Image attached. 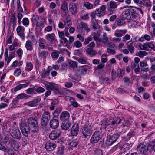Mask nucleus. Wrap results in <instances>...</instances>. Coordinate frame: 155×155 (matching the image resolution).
I'll list each match as a JSON object with an SVG mask.
<instances>
[{"label":"nucleus","instance_id":"35","mask_svg":"<svg viewBox=\"0 0 155 155\" xmlns=\"http://www.w3.org/2000/svg\"><path fill=\"white\" fill-rule=\"evenodd\" d=\"M41 118L49 120L50 118L49 113L48 111L44 112L42 114Z\"/></svg>","mask_w":155,"mask_h":155},{"label":"nucleus","instance_id":"18","mask_svg":"<svg viewBox=\"0 0 155 155\" xmlns=\"http://www.w3.org/2000/svg\"><path fill=\"white\" fill-rule=\"evenodd\" d=\"M92 35L93 36V38L95 41L98 42H100L101 41V39L100 38V34L97 31L92 33Z\"/></svg>","mask_w":155,"mask_h":155},{"label":"nucleus","instance_id":"32","mask_svg":"<svg viewBox=\"0 0 155 155\" xmlns=\"http://www.w3.org/2000/svg\"><path fill=\"white\" fill-rule=\"evenodd\" d=\"M147 47L155 51V43L154 41L147 42Z\"/></svg>","mask_w":155,"mask_h":155},{"label":"nucleus","instance_id":"36","mask_svg":"<svg viewBox=\"0 0 155 155\" xmlns=\"http://www.w3.org/2000/svg\"><path fill=\"white\" fill-rule=\"evenodd\" d=\"M121 119L119 117H117L114 118L111 122V124L114 125H117L120 123Z\"/></svg>","mask_w":155,"mask_h":155},{"label":"nucleus","instance_id":"64","mask_svg":"<svg viewBox=\"0 0 155 155\" xmlns=\"http://www.w3.org/2000/svg\"><path fill=\"white\" fill-rule=\"evenodd\" d=\"M10 21L13 23H16V18L15 14H13L10 18Z\"/></svg>","mask_w":155,"mask_h":155},{"label":"nucleus","instance_id":"29","mask_svg":"<svg viewBox=\"0 0 155 155\" xmlns=\"http://www.w3.org/2000/svg\"><path fill=\"white\" fill-rule=\"evenodd\" d=\"M64 24L65 28L68 29V27L70 26L71 25V20L67 18L64 20Z\"/></svg>","mask_w":155,"mask_h":155},{"label":"nucleus","instance_id":"55","mask_svg":"<svg viewBox=\"0 0 155 155\" xmlns=\"http://www.w3.org/2000/svg\"><path fill=\"white\" fill-rule=\"evenodd\" d=\"M29 37L31 40V42H33L34 45H35L37 43V41L35 39L34 35L30 34L29 35Z\"/></svg>","mask_w":155,"mask_h":155},{"label":"nucleus","instance_id":"41","mask_svg":"<svg viewBox=\"0 0 155 155\" xmlns=\"http://www.w3.org/2000/svg\"><path fill=\"white\" fill-rule=\"evenodd\" d=\"M60 52L57 50H54L51 54V57L53 58H57L59 56Z\"/></svg>","mask_w":155,"mask_h":155},{"label":"nucleus","instance_id":"5","mask_svg":"<svg viewBox=\"0 0 155 155\" xmlns=\"http://www.w3.org/2000/svg\"><path fill=\"white\" fill-rule=\"evenodd\" d=\"M45 87L48 90H53L57 89L58 85L53 82H47L44 84Z\"/></svg>","mask_w":155,"mask_h":155},{"label":"nucleus","instance_id":"30","mask_svg":"<svg viewBox=\"0 0 155 155\" xmlns=\"http://www.w3.org/2000/svg\"><path fill=\"white\" fill-rule=\"evenodd\" d=\"M89 14L88 13H81L80 15V18L83 20H88L89 19Z\"/></svg>","mask_w":155,"mask_h":155},{"label":"nucleus","instance_id":"40","mask_svg":"<svg viewBox=\"0 0 155 155\" xmlns=\"http://www.w3.org/2000/svg\"><path fill=\"white\" fill-rule=\"evenodd\" d=\"M147 53L146 52L143 51H141L137 53L136 54V55L138 56L140 58H143L144 56L147 55Z\"/></svg>","mask_w":155,"mask_h":155},{"label":"nucleus","instance_id":"1","mask_svg":"<svg viewBox=\"0 0 155 155\" xmlns=\"http://www.w3.org/2000/svg\"><path fill=\"white\" fill-rule=\"evenodd\" d=\"M2 130L5 132H10L12 136L15 138L20 139L21 137L19 130L14 127H2Z\"/></svg>","mask_w":155,"mask_h":155},{"label":"nucleus","instance_id":"31","mask_svg":"<svg viewBox=\"0 0 155 155\" xmlns=\"http://www.w3.org/2000/svg\"><path fill=\"white\" fill-rule=\"evenodd\" d=\"M3 132L5 134L0 135V139L4 143H6L8 140V137L5 135V134L7 132H5V130H3Z\"/></svg>","mask_w":155,"mask_h":155},{"label":"nucleus","instance_id":"24","mask_svg":"<svg viewBox=\"0 0 155 155\" xmlns=\"http://www.w3.org/2000/svg\"><path fill=\"white\" fill-rule=\"evenodd\" d=\"M79 131V128L78 127H72L71 134L72 136H77Z\"/></svg>","mask_w":155,"mask_h":155},{"label":"nucleus","instance_id":"26","mask_svg":"<svg viewBox=\"0 0 155 155\" xmlns=\"http://www.w3.org/2000/svg\"><path fill=\"white\" fill-rule=\"evenodd\" d=\"M35 87H34L29 88L26 90V93L31 97L33 94L35 93Z\"/></svg>","mask_w":155,"mask_h":155},{"label":"nucleus","instance_id":"43","mask_svg":"<svg viewBox=\"0 0 155 155\" xmlns=\"http://www.w3.org/2000/svg\"><path fill=\"white\" fill-rule=\"evenodd\" d=\"M12 145L14 150L17 151L18 150L19 146L17 142L13 141L12 143Z\"/></svg>","mask_w":155,"mask_h":155},{"label":"nucleus","instance_id":"33","mask_svg":"<svg viewBox=\"0 0 155 155\" xmlns=\"http://www.w3.org/2000/svg\"><path fill=\"white\" fill-rule=\"evenodd\" d=\"M30 96H28L24 93H21L18 95L16 97L17 99H26L29 97H30Z\"/></svg>","mask_w":155,"mask_h":155},{"label":"nucleus","instance_id":"25","mask_svg":"<svg viewBox=\"0 0 155 155\" xmlns=\"http://www.w3.org/2000/svg\"><path fill=\"white\" fill-rule=\"evenodd\" d=\"M59 136V133L53 132L50 134L49 137L51 139L53 140L58 138Z\"/></svg>","mask_w":155,"mask_h":155},{"label":"nucleus","instance_id":"13","mask_svg":"<svg viewBox=\"0 0 155 155\" xmlns=\"http://www.w3.org/2000/svg\"><path fill=\"white\" fill-rule=\"evenodd\" d=\"M125 19L123 17H119L117 18L115 23L118 26H122L125 24Z\"/></svg>","mask_w":155,"mask_h":155},{"label":"nucleus","instance_id":"62","mask_svg":"<svg viewBox=\"0 0 155 155\" xmlns=\"http://www.w3.org/2000/svg\"><path fill=\"white\" fill-rule=\"evenodd\" d=\"M25 30V28L23 26H19L16 29L17 33H19L20 32H23Z\"/></svg>","mask_w":155,"mask_h":155},{"label":"nucleus","instance_id":"42","mask_svg":"<svg viewBox=\"0 0 155 155\" xmlns=\"http://www.w3.org/2000/svg\"><path fill=\"white\" fill-rule=\"evenodd\" d=\"M139 47L141 50L148 51L149 49L147 47V42L143 43V44H140L139 45Z\"/></svg>","mask_w":155,"mask_h":155},{"label":"nucleus","instance_id":"52","mask_svg":"<svg viewBox=\"0 0 155 155\" xmlns=\"http://www.w3.org/2000/svg\"><path fill=\"white\" fill-rule=\"evenodd\" d=\"M17 4L18 10L21 12L23 13V10L22 7L20 5V0H17Z\"/></svg>","mask_w":155,"mask_h":155},{"label":"nucleus","instance_id":"14","mask_svg":"<svg viewBox=\"0 0 155 155\" xmlns=\"http://www.w3.org/2000/svg\"><path fill=\"white\" fill-rule=\"evenodd\" d=\"M27 122L28 126H37L38 125L37 120L34 118L30 117Z\"/></svg>","mask_w":155,"mask_h":155},{"label":"nucleus","instance_id":"63","mask_svg":"<svg viewBox=\"0 0 155 155\" xmlns=\"http://www.w3.org/2000/svg\"><path fill=\"white\" fill-rule=\"evenodd\" d=\"M22 23L23 25L27 26L29 24V21L27 18H24L22 20Z\"/></svg>","mask_w":155,"mask_h":155},{"label":"nucleus","instance_id":"27","mask_svg":"<svg viewBox=\"0 0 155 155\" xmlns=\"http://www.w3.org/2000/svg\"><path fill=\"white\" fill-rule=\"evenodd\" d=\"M59 122L58 119L53 118L50 122V126H58Z\"/></svg>","mask_w":155,"mask_h":155},{"label":"nucleus","instance_id":"47","mask_svg":"<svg viewBox=\"0 0 155 155\" xmlns=\"http://www.w3.org/2000/svg\"><path fill=\"white\" fill-rule=\"evenodd\" d=\"M84 5L88 9H91L93 8V5L88 2H84Z\"/></svg>","mask_w":155,"mask_h":155},{"label":"nucleus","instance_id":"45","mask_svg":"<svg viewBox=\"0 0 155 155\" xmlns=\"http://www.w3.org/2000/svg\"><path fill=\"white\" fill-rule=\"evenodd\" d=\"M96 15L99 17L103 16L104 15V12L103 11L100 10L99 9H97L96 10Z\"/></svg>","mask_w":155,"mask_h":155},{"label":"nucleus","instance_id":"60","mask_svg":"<svg viewBox=\"0 0 155 155\" xmlns=\"http://www.w3.org/2000/svg\"><path fill=\"white\" fill-rule=\"evenodd\" d=\"M103 151L100 149H96L94 151V155H103Z\"/></svg>","mask_w":155,"mask_h":155},{"label":"nucleus","instance_id":"56","mask_svg":"<svg viewBox=\"0 0 155 155\" xmlns=\"http://www.w3.org/2000/svg\"><path fill=\"white\" fill-rule=\"evenodd\" d=\"M64 147H58L57 148V154L59 155L60 154H62L64 152Z\"/></svg>","mask_w":155,"mask_h":155},{"label":"nucleus","instance_id":"61","mask_svg":"<svg viewBox=\"0 0 155 155\" xmlns=\"http://www.w3.org/2000/svg\"><path fill=\"white\" fill-rule=\"evenodd\" d=\"M23 17V15L22 13L18 12L17 15V18L18 19V22L19 24L21 23V20Z\"/></svg>","mask_w":155,"mask_h":155},{"label":"nucleus","instance_id":"49","mask_svg":"<svg viewBox=\"0 0 155 155\" xmlns=\"http://www.w3.org/2000/svg\"><path fill=\"white\" fill-rule=\"evenodd\" d=\"M78 140L77 139L74 140L69 143L70 145L72 147H75L78 144Z\"/></svg>","mask_w":155,"mask_h":155},{"label":"nucleus","instance_id":"6","mask_svg":"<svg viewBox=\"0 0 155 155\" xmlns=\"http://www.w3.org/2000/svg\"><path fill=\"white\" fill-rule=\"evenodd\" d=\"M69 9L72 14L75 15L77 12V7L76 4L73 2L70 3L69 5Z\"/></svg>","mask_w":155,"mask_h":155},{"label":"nucleus","instance_id":"53","mask_svg":"<svg viewBox=\"0 0 155 155\" xmlns=\"http://www.w3.org/2000/svg\"><path fill=\"white\" fill-rule=\"evenodd\" d=\"M39 19V17L37 15H32V18L31 19V21L32 22L34 23L35 22H36L38 21Z\"/></svg>","mask_w":155,"mask_h":155},{"label":"nucleus","instance_id":"22","mask_svg":"<svg viewBox=\"0 0 155 155\" xmlns=\"http://www.w3.org/2000/svg\"><path fill=\"white\" fill-rule=\"evenodd\" d=\"M48 53L46 51H43L39 53V57L43 60H45L46 57H47Z\"/></svg>","mask_w":155,"mask_h":155},{"label":"nucleus","instance_id":"54","mask_svg":"<svg viewBox=\"0 0 155 155\" xmlns=\"http://www.w3.org/2000/svg\"><path fill=\"white\" fill-rule=\"evenodd\" d=\"M21 71L19 68H17L14 71V74L15 76L17 77L21 74Z\"/></svg>","mask_w":155,"mask_h":155},{"label":"nucleus","instance_id":"51","mask_svg":"<svg viewBox=\"0 0 155 155\" xmlns=\"http://www.w3.org/2000/svg\"><path fill=\"white\" fill-rule=\"evenodd\" d=\"M101 62L105 63L107 61V55L105 54H102L101 57Z\"/></svg>","mask_w":155,"mask_h":155},{"label":"nucleus","instance_id":"34","mask_svg":"<svg viewBox=\"0 0 155 155\" xmlns=\"http://www.w3.org/2000/svg\"><path fill=\"white\" fill-rule=\"evenodd\" d=\"M61 8L63 12L66 13L68 11L67 2H64L61 6Z\"/></svg>","mask_w":155,"mask_h":155},{"label":"nucleus","instance_id":"7","mask_svg":"<svg viewBox=\"0 0 155 155\" xmlns=\"http://www.w3.org/2000/svg\"><path fill=\"white\" fill-rule=\"evenodd\" d=\"M82 133L84 138L89 136L91 133L90 127H84L82 129Z\"/></svg>","mask_w":155,"mask_h":155},{"label":"nucleus","instance_id":"50","mask_svg":"<svg viewBox=\"0 0 155 155\" xmlns=\"http://www.w3.org/2000/svg\"><path fill=\"white\" fill-rule=\"evenodd\" d=\"M61 111L59 109H56L54 112H53L52 114L54 118H57L58 119Z\"/></svg>","mask_w":155,"mask_h":155},{"label":"nucleus","instance_id":"44","mask_svg":"<svg viewBox=\"0 0 155 155\" xmlns=\"http://www.w3.org/2000/svg\"><path fill=\"white\" fill-rule=\"evenodd\" d=\"M148 147L149 150H153L155 152V144L154 142H151L148 144Z\"/></svg>","mask_w":155,"mask_h":155},{"label":"nucleus","instance_id":"57","mask_svg":"<svg viewBox=\"0 0 155 155\" xmlns=\"http://www.w3.org/2000/svg\"><path fill=\"white\" fill-rule=\"evenodd\" d=\"M73 45L74 47L78 48H80L82 46L81 43L79 41H74Z\"/></svg>","mask_w":155,"mask_h":155},{"label":"nucleus","instance_id":"9","mask_svg":"<svg viewBox=\"0 0 155 155\" xmlns=\"http://www.w3.org/2000/svg\"><path fill=\"white\" fill-rule=\"evenodd\" d=\"M30 82L29 81H27L25 82V83L20 84L16 87L13 88V90L15 92L17 91H18L20 90L23 88H25L27 87L29 84Z\"/></svg>","mask_w":155,"mask_h":155},{"label":"nucleus","instance_id":"15","mask_svg":"<svg viewBox=\"0 0 155 155\" xmlns=\"http://www.w3.org/2000/svg\"><path fill=\"white\" fill-rule=\"evenodd\" d=\"M33 42L30 40H28L26 41L25 46L27 50L32 51L33 49Z\"/></svg>","mask_w":155,"mask_h":155},{"label":"nucleus","instance_id":"17","mask_svg":"<svg viewBox=\"0 0 155 155\" xmlns=\"http://www.w3.org/2000/svg\"><path fill=\"white\" fill-rule=\"evenodd\" d=\"M41 100L40 98H37L33 100L32 101L29 102L27 104L29 106L33 107L36 105Z\"/></svg>","mask_w":155,"mask_h":155},{"label":"nucleus","instance_id":"19","mask_svg":"<svg viewBox=\"0 0 155 155\" xmlns=\"http://www.w3.org/2000/svg\"><path fill=\"white\" fill-rule=\"evenodd\" d=\"M20 129L22 134L25 136L27 137L29 133V129L28 127H21Z\"/></svg>","mask_w":155,"mask_h":155},{"label":"nucleus","instance_id":"3","mask_svg":"<svg viewBox=\"0 0 155 155\" xmlns=\"http://www.w3.org/2000/svg\"><path fill=\"white\" fill-rule=\"evenodd\" d=\"M101 128H100V130L96 131L93 134L90 140L91 143H97L102 138L103 134L101 131Z\"/></svg>","mask_w":155,"mask_h":155},{"label":"nucleus","instance_id":"10","mask_svg":"<svg viewBox=\"0 0 155 155\" xmlns=\"http://www.w3.org/2000/svg\"><path fill=\"white\" fill-rule=\"evenodd\" d=\"M110 48H107V52L109 54L114 55L116 54L115 50L116 49L115 45L114 44L108 45L107 46Z\"/></svg>","mask_w":155,"mask_h":155},{"label":"nucleus","instance_id":"11","mask_svg":"<svg viewBox=\"0 0 155 155\" xmlns=\"http://www.w3.org/2000/svg\"><path fill=\"white\" fill-rule=\"evenodd\" d=\"M56 147V145L54 143L49 142L46 143L45 145L46 149L49 151L53 150Z\"/></svg>","mask_w":155,"mask_h":155},{"label":"nucleus","instance_id":"2","mask_svg":"<svg viewBox=\"0 0 155 155\" xmlns=\"http://www.w3.org/2000/svg\"><path fill=\"white\" fill-rule=\"evenodd\" d=\"M120 133L114 134L113 135H107L105 141V143L107 146H110L113 144L117 140L119 136L120 135Z\"/></svg>","mask_w":155,"mask_h":155},{"label":"nucleus","instance_id":"37","mask_svg":"<svg viewBox=\"0 0 155 155\" xmlns=\"http://www.w3.org/2000/svg\"><path fill=\"white\" fill-rule=\"evenodd\" d=\"M58 101L57 100H54L52 101L51 103V105L49 107V108L51 110H53L55 109V105L58 104Z\"/></svg>","mask_w":155,"mask_h":155},{"label":"nucleus","instance_id":"38","mask_svg":"<svg viewBox=\"0 0 155 155\" xmlns=\"http://www.w3.org/2000/svg\"><path fill=\"white\" fill-rule=\"evenodd\" d=\"M127 48L131 54H133L134 52V48L133 45L132 43H131L130 44H128Z\"/></svg>","mask_w":155,"mask_h":155},{"label":"nucleus","instance_id":"4","mask_svg":"<svg viewBox=\"0 0 155 155\" xmlns=\"http://www.w3.org/2000/svg\"><path fill=\"white\" fill-rule=\"evenodd\" d=\"M148 150H149L148 144L147 146L144 144H140L137 148V150L139 153L143 155Z\"/></svg>","mask_w":155,"mask_h":155},{"label":"nucleus","instance_id":"58","mask_svg":"<svg viewBox=\"0 0 155 155\" xmlns=\"http://www.w3.org/2000/svg\"><path fill=\"white\" fill-rule=\"evenodd\" d=\"M88 25L87 24L83 22H80L79 25V28L82 29L83 28H86L87 27Z\"/></svg>","mask_w":155,"mask_h":155},{"label":"nucleus","instance_id":"20","mask_svg":"<svg viewBox=\"0 0 155 155\" xmlns=\"http://www.w3.org/2000/svg\"><path fill=\"white\" fill-rule=\"evenodd\" d=\"M55 35L54 33L48 34L45 36V38L50 42H53L55 39Z\"/></svg>","mask_w":155,"mask_h":155},{"label":"nucleus","instance_id":"21","mask_svg":"<svg viewBox=\"0 0 155 155\" xmlns=\"http://www.w3.org/2000/svg\"><path fill=\"white\" fill-rule=\"evenodd\" d=\"M86 53L90 56H94L97 54L96 51L91 48H89L86 50Z\"/></svg>","mask_w":155,"mask_h":155},{"label":"nucleus","instance_id":"59","mask_svg":"<svg viewBox=\"0 0 155 155\" xmlns=\"http://www.w3.org/2000/svg\"><path fill=\"white\" fill-rule=\"evenodd\" d=\"M39 41H40L41 42H39V47L42 49H44L45 48V45L42 42L44 41V39L41 38H39Z\"/></svg>","mask_w":155,"mask_h":155},{"label":"nucleus","instance_id":"23","mask_svg":"<svg viewBox=\"0 0 155 155\" xmlns=\"http://www.w3.org/2000/svg\"><path fill=\"white\" fill-rule=\"evenodd\" d=\"M119 3L113 1H111L109 2L107 5L109 6L110 8L114 9L117 8V6Z\"/></svg>","mask_w":155,"mask_h":155},{"label":"nucleus","instance_id":"39","mask_svg":"<svg viewBox=\"0 0 155 155\" xmlns=\"http://www.w3.org/2000/svg\"><path fill=\"white\" fill-rule=\"evenodd\" d=\"M132 146L131 143L129 144L128 143H126L123 145L121 150L125 149V150L129 149L130 147Z\"/></svg>","mask_w":155,"mask_h":155},{"label":"nucleus","instance_id":"48","mask_svg":"<svg viewBox=\"0 0 155 155\" xmlns=\"http://www.w3.org/2000/svg\"><path fill=\"white\" fill-rule=\"evenodd\" d=\"M35 91L38 93H41L45 91V89L41 87H35Z\"/></svg>","mask_w":155,"mask_h":155},{"label":"nucleus","instance_id":"12","mask_svg":"<svg viewBox=\"0 0 155 155\" xmlns=\"http://www.w3.org/2000/svg\"><path fill=\"white\" fill-rule=\"evenodd\" d=\"M91 26L94 30H98L100 28V25L98 24V21L96 19H93L91 21Z\"/></svg>","mask_w":155,"mask_h":155},{"label":"nucleus","instance_id":"16","mask_svg":"<svg viewBox=\"0 0 155 155\" xmlns=\"http://www.w3.org/2000/svg\"><path fill=\"white\" fill-rule=\"evenodd\" d=\"M133 9H128L124 11L123 13V17L125 18L126 19H129L131 18L130 16V12H132Z\"/></svg>","mask_w":155,"mask_h":155},{"label":"nucleus","instance_id":"8","mask_svg":"<svg viewBox=\"0 0 155 155\" xmlns=\"http://www.w3.org/2000/svg\"><path fill=\"white\" fill-rule=\"evenodd\" d=\"M70 117V114L67 111L63 112L60 116V118L61 121H67Z\"/></svg>","mask_w":155,"mask_h":155},{"label":"nucleus","instance_id":"28","mask_svg":"<svg viewBox=\"0 0 155 155\" xmlns=\"http://www.w3.org/2000/svg\"><path fill=\"white\" fill-rule=\"evenodd\" d=\"M33 64L31 62H27L26 63L25 70L28 72L31 71L33 68Z\"/></svg>","mask_w":155,"mask_h":155},{"label":"nucleus","instance_id":"46","mask_svg":"<svg viewBox=\"0 0 155 155\" xmlns=\"http://www.w3.org/2000/svg\"><path fill=\"white\" fill-rule=\"evenodd\" d=\"M40 74L43 78H45L49 74L48 72L46 70H43L40 72Z\"/></svg>","mask_w":155,"mask_h":155}]
</instances>
